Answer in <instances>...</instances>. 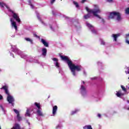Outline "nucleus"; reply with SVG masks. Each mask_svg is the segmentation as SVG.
I'll return each instance as SVG.
<instances>
[{"label": "nucleus", "instance_id": "nucleus-47", "mask_svg": "<svg viewBox=\"0 0 129 129\" xmlns=\"http://www.w3.org/2000/svg\"><path fill=\"white\" fill-rule=\"evenodd\" d=\"M92 79H96V77L92 78Z\"/></svg>", "mask_w": 129, "mask_h": 129}, {"label": "nucleus", "instance_id": "nucleus-36", "mask_svg": "<svg viewBox=\"0 0 129 129\" xmlns=\"http://www.w3.org/2000/svg\"><path fill=\"white\" fill-rule=\"evenodd\" d=\"M125 43L126 44H128V45H129V40H127V38H126V40H125Z\"/></svg>", "mask_w": 129, "mask_h": 129}, {"label": "nucleus", "instance_id": "nucleus-39", "mask_svg": "<svg viewBox=\"0 0 129 129\" xmlns=\"http://www.w3.org/2000/svg\"><path fill=\"white\" fill-rule=\"evenodd\" d=\"M74 24V25H77V26H79V23L78 22H75Z\"/></svg>", "mask_w": 129, "mask_h": 129}, {"label": "nucleus", "instance_id": "nucleus-20", "mask_svg": "<svg viewBox=\"0 0 129 129\" xmlns=\"http://www.w3.org/2000/svg\"><path fill=\"white\" fill-rule=\"evenodd\" d=\"M49 28H50L52 31H54L55 29H57V25L53 24L52 25H49Z\"/></svg>", "mask_w": 129, "mask_h": 129}, {"label": "nucleus", "instance_id": "nucleus-13", "mask_svg": "<svg viewBox=\"0 0 129 129\" xmlns=\"http://www.w3.org/2000/svg\"><path fill=\"white\" fill-rule=\"evenodd\" d=\"M121 35V34L118 33L116 34H112L111 35L112 38H113V42H117V38L120 37Z\"/></svg>", "mask_w": 129, "mask_h": 129}, {"label": "nucleus", "instance_id": "nucleus-27", "mask_svg": "<svg viewBox=\"0 0 129 129\" xmlns=\"http://www.w3.org/2000/svg\"><path fill=\"white\" fill-rule=\"evenodd\" d=\"M0 109L3 110V111H5L6 110L5 109V105L3 104H1L0 105Z\"/></svg>", "mask_w": 129, "mask_h": 129}, {"label": "nucleus", "instance_id": "nucleus-32", "mask_svg": "<svg viewBox=\"0 0 129 129\" xmlns=\"http://www.w3.org/2000/svg\"><path fill=\"white\" fill-rule=\"evenodd\" d=\"M121 88H122V89L123 91H124V92H126V89H125V88L123 86L121 85Z\"/></svg>", "mask_w": 129, "mask_h": 129}, {"label": "nucleus", "instance_id": "nucleus-35", "mask_svg": "<svg viewBox=\"0 0 129 129\" xmlns=\"http://www.w3.org/2000/svg\"><path fill=\"white\" fill-rule=\"evenodd\" d=\"M125 39L129 38V33L125 35Z\"/></svg>", "mask_w": 129, "mask_h": 129}, {"label": "nucleus", "instance_id": "nucleus-42", "mask_svg": "<svg viewBox=\"0 0 129 129\" xmlns=\"http://www.w3.org/2000/svg\"><path fill=\"white\" fill-rule=\"evenodd\" d=\"M97 116H98L99 118H100V117H101V114H97Z\"/></svg>", "mask_w": 129, "mask_h": 129}, {"label": "nucleus", "instance_id": "nucleus-23", "mask_svg": "<svg viewBox=\"0 0 129 129\" xmlns=\"http://www.w3.org/2000/svg\"><path fill=\"white\" fill-rule=\"evenodd\" d=\"M84 129H93L91 125H86L83 127Z\"/></svg>", "mask_w": 129, "mask_h": 129}, {"label": "nucleus", "instance_id": "nucleus-17", "mask_svg": "<svg viewBox=\"0 0 129 129\" xmlns=\"http://www.w3.org/2000/svg\"><path fill=\"white\" fill-rule=\"evenodd\" d=\"M117 93H116V96L117 97H121V96H123L124 95V94L121 92V91H119L118 92H116Z\"/></svg>", "mask_w": 129, "mask_h": 129}, {"label": "nucleus", "instance_id": "nucleus-1", "mask_svg": "<svg viewBox=\"0 0 129 129\" xmlns=\"http://www.w3.org/2000/svg\"><path fill=\"white\" fill-rule=\"evenodd\" d=\"M60 57L62 61H64L67 63L73 76H76L77 75V72H79V71L82 70L81 66L73 63L68 56L60 55Z\"/></svg>", "mask_w": 129, "mask_h": 129}, {"label": "nucleus", "instance_id": "nucleus-26", "mask_svg": "<svg viewBox=\"0 0 129 129\" xmlns=\"http://www.w3.org/2000/svg\"><path fill=\"white\" fill-rule=\"evenodd\" d=\"M30 110L29 109H27L26 113H25V116H31V114H30Z\"/></svg>", "mask_w": 129, "mask_h": 129}, {"label": "nucleus", "instance_id": "nucleus-5", "mask_svg": "<svg viewBox=\"0 0 129 129\" xmlns=\"http://www.w3.org/2000/svg\"><path fill=\"white\" fill-rule=\"evenodd\" d=\"M1 89H4L5 91V92L7 96V101L9 103H11L12 104V105H14V101H15V99L14 98V97L13 96L11 95L10 94V92L9 91V86L7 85L3 86V87L1 88Z\"/></svg>", "mask_w": 129, "mask_h": 129}, {"label": "nucleus", "instance_id": "nucleus-8", "mask_svg": "<svg viewBox=\"0 0 129 129\" xmlns=\"http://www.w3.org/2000/svg\"><path fill=\"white\" fill-rule=\"evenodd\" d=\"M52 61L54 62V65L57 69L59 70V73H61V68L60 67V63H59L58 61L59 59L56 58H52Z\"/></svg>", "mask_w": 129, "mask_h": 129}, {"label": "nucleus", "instance_id": "nucleus-40", "mask_svg": "<svg viewBox=\"0 0 129 129\" xmlns=\"http://www.w3.org/2000/svg\"><path fill=\"white\" fill-rule=\"evenodd\" d=\"M3 98V96L0 94V100H2Z\"/></svg>", "mask_w": 129, "mask_h": 129}, {"label": "nucleus", "instance_id": "nucleus-38", "mask_svg": "<svg viewBox=\"0 0 129 129\" xmlns=\"http://www.w3.org/2000/svg\"><path fill=\"white\" fill-rule=\"evenodd\" d=\"M34 36L35 37H36V38H40V36L37 35V34H34Z\"/></svg>", "mask_w": 129, "mask_h": 129}, {"label": "nucleus", "instance_id": "nucleus-11", "mask_svg": "<svg viewBox=\"0 0 129 129\" xmlns=\"http://www.w3.org/2000/svg\"><path fill=\"white\" fill-rule=\"evenodd\" d=\"M86 26H87V27H88V28H89V29H90V30H91L92 33L93 34L96 33V31L94 29V27L92 25H91V24H90L88 22H87Z\"/></svg>", "mask_w": 129, "mask_h": 129}, {"label": "nucleus", "instance_id": "nucleus-3", "mask_svg": "<svg viewBox=\"0 0 129 129\" xmlns=\"http://www.w3.org/2000/svg\"><path fill=\"white\" fill-rule=\"evenodd\" d=\"M11 49L12 52H14L15 53H17L18 54V55H20V56L21 57V58H23V59H25L27 62H33V57L32 56H27V55L25 54L22 51L19 50L17 48V47L16 45H12L11 46Z\"/></svg>", "mask_w": 129, "mask_h": 129}, {"label": "nucleus", "instance_id": "nucleus-24", "mask_svg": "<svg viewBox=\"0 0 129 129\" xmlns=\"http://www.w3.org/2000/svg\"><path fill=\"white\" fill-rule=\"evenodd\" d=\"M25 40L27 41V42H30L31 44H33V39L30 38H25Z\"/></svg>", "mask_w": 129, "mask_h": 129}, {"label": "nucleus", "instance_id": "nucleus-43", "mask_svg": "<svg viewBox=\"0 0 129 129\" xmlns=\"http://www.w3.org/2000/svg\"><path fill=\"white\" fill-rule=\"evenodd\" d=\"M108 3H112V0H106Z\"/></svg>", "mask_w": 129, "mask_h": 129}, {"label": "nucleus", "instance_id": "nucleus-41", "mask_svg": "<svg viewBox=\"0 0 129 129\" xmlns=\"http://www.w3.org/2000/svg\"><path fill=\"white\" fill-rule=\"evenodd\" d=\"M92 99H95V100L97 101L96 99H95V96H92Z\"/></svg>", "mask_w": 129, "mask_h": 129}, {"label": "nucleus", "instance_id": "nucleus-4", "mask_svg": "<svg viewBox=\"0 0 129 129\" xmlns=\"http://www.w3.org/2000/svg\"><path fill=\"white\" fill-rule=\"evenodd\" d=\"M6 8V9H7L8 12H10V13H11L12 14V16L13 18V19H14V20H16L17 22H18V23H21V19H20V16H19V14H18V13H16V12H15V11H12V10H11V9H10V7H9V6H8L7 5H6V4L4 3H1L0 2V7L1 9H4V8Z\"/></svg>", "mask_w": 129, "mask_h": 129}, {"label": "nucleus", "instance_id": "nucleus-50", "mask_svg": "<svg viewBox=\"0 0 129 129\" xmlns=\"http://www.w3.org/2000/svg\"><path fill=\"white\" fill-rule=\"evenodd\" d=\"M127 102L128 103H129V101H127Z\"/></svg>", "mask_w": 129, "mask_h": 129}, {"label": "nucleus", "instance_id": "nucleus-10", "mask_svg": "<svg viewBox=\"0 0 129 129\" xmlns=\"http://www.w3.org/2000/svg\"><path fill=\"white\" fill-rule=\"evenodd\" d=\"M33 112L35 113H37V115L39 116H45V114L43 113V112L42 111V108L40 109H36V111L35 112V110H33Z\"/></svg>", "mask_w": 129, "mask_h": 129}, {"label": "nucleus", "instance_id": "nucleus-16", "mask_svg": "<svg viewBox=\"0 0 129 129\" xmlns=\"http://www.w3.org/2000/svg\"><path fill=\"white\" fill-rule=\"evenodd\" d=\"M42 55L43 56V57H46V55H47V48H43L42 49Z\"/></svg>", "mask_w": 129, "mask_h": 129}, {"label": "nucleus", "instance_id": "nucleus-52", "mask_svg": "<svg viewBox=\"0 0 129 129\" xmlns=\"http://www.w3.org/2000/svg\"><path fill=\"white\" fill-rule=\"evenodd\" d=\"M84 73L85 74V72H84Z\"/></svg>", "mask_w": 129, "mask_h": 129}, {"label": "nucleus", "instance_id": "nucleus-51", "mask_svg": "<svg viewBox=\"0 0 129 129\" xmlns=\"http://www.w3.org/2000/svg\"><path fill=\"white\" fill-rule=\"evenodd\" d=\"M0 129H2V127H1V126H0Z\"/></svg>", "mask_w": 129, "mask_h": 129}, {"label": "nucleus", "instance_id": "nucleus-22", "mask_svg": "<svg viewBox=\"0 0 129 129\" xmlns=\"http://www.w3.org/2000/svg\"><path fill=\"white\" fill-rule=\"evenodd\" d=\"M34 105H35V106L37 107V109H40V108H42L41 107V105L40 104V103L35 102L34 103Z\"/></svg>", "mask_w": 129, "mask_h": 129}, {"label": "nucleus", "instance_id": "nucleus-37", "mask_svg": "<svg viewBox=\"0 0 129 129\" xmlns=\"http://www.w3.org/2000/svg\"><path fill=\"white\" fill-rule=\"evenodd\" d=\"M56 13V11L55 10H53V11H52V15H53V16H55V13Z\"/></svg>", "mask_w": 129, "mask_h": 129}, {"label": "nucleus", "instance_id": "nucleus-6", "mask_svg": "<svg viewBox=\"0 0 129 129\" xmlns=\"http://www.w3.org/2000/svg\"><path fill=\"white\" fill-rule=\"evenodd\" d=\"M109 19H114L117 22H120L121 20V14L117 12H112L110 13Z\"/></svg>", "mask_w": 129, "mask_h": 129}, {"label": "nucleus", "instance_id": "nucleus-30", "mask_svg": "<svg viewBox=\"0 0 129 129\" xmlns=\"http://www.w3.org/2000/svg\"><path fill=\"white\" fill-rule=\"evenodd\" d=\"M100 43H101V45H105V42H104V40H103V39H100Z\"/></svg>", "mask_w": 129, "mask_h": 129}, {"label": "nucleus", "instance_id": "nucleus-12", "mask_svg": "<svg viewBox=\"0 0 129 129\" xmlns=\"http://www.w3.org/2000/svg\"><path fill=\"white\" fill-rule=\"evenodd\" d=\"M10 22L11 23L12 27L14 28L17 31V30H18V27L17 26V23L15 21V20L13 18H10Z\"/></svg>", "mask_w": 129, "mask_h": 129}, {"label": "nucleus", "instance_id": "nucleus-34", "mask_svg": "<svg viewBox=\"0 0 129 129\" xmlns=\"http://www.w3.org/2000/svg\"><path fill=\"white\" fill-rule=\"evenodd\" d=\"M55 2H56V0H50V4L51 5H53V4H54V3H55Z\"/></svg>", "mask_w": 129, "mask_h": 129}, {"label": "nucleus", "instance_id": "nucleus-49", "mask_svg": "<svg viewBox=\"0 0 129 129\" xmlns=\"http://www.w3.org/2000/svg\"><path fill=\"white\" fill-rule=\"evenodd\" d=\"M127 109V110H129V107Z\"/></svg>", "mask_w": 129, "mask_h": 129}, {"label": "nucleus", "instance_id": "nucleus-53", "mask_svg": "<svg viewBox=\"0 0 129 129\" xmlns=\"http://www.w3.org/2000/svg\"><path fill=\"white\" fill-rule=\"evenodd\" d=\"M0 71H2V70H0Z\"/></svg>", "mask_w": 129, "mask_h": 129}, {"label": "nucleus", "instance_id": "nucleus-48", "mask_svg": "<svg viewBox=\"0 0 129 129\" xmlns=\"http://www.w3.org/2000/svg\"><path fill=\"white\" fill-rule=\"evenodd\" d=\"M48 98H50V96H48Z\"/></svg>", "mask_w": 129, "mask_h": 129}, {"label": "nucleus", "instance_id": "nucleus-31", "mask_svg": "<svg viewBox=\"0 0 129 129\" xmlns=\"http://www.w3.org/2000/svg\"><path fill=\"white\" fill-rule=\"evenodd\" d=\"M125 13L126 15H129V8L125 9Z\"/></svg>", "mask_w": 129, "mask_h": 129}, {"label": "nucleus", "instance_id": "nucleus-9", "mask_svg": "<svg viewBox=\"0 0 129 129\" xmlns=\"http://www.w3.org/2000/svg\"><path fill=\"white\" fill-rule=\"evenodd\" d=\"M13 111H14V112L17 114L16 118L18 121H21V120H23V118L22 116H21V115L20 114V111H19V110L16 109H13Z\"/></svg>", "mask_w": 129, "mask_h": 129}, {"label": "nucleus", "instance_id": "nucleus-33", "mask_svg": "<svg viewBox=\"0 0 129 129\" xmlns=\"http://www.w3.org/2000/svg\"><path fill=\"white\" fill-rule=\"evenodd\" d=\"M61 126H62V125H61V124H58V125H57L56 126V129L61 128Z\"/></svg>", "mask_w": 129, "mask_h": 129}, {"label": "nucleus", "instance_id": "nucleus-14", "mask_svg": "<svg viewBox=\"0 0 129 129\" xmlns=\"http://www.w3.org/2000/svg\"><path fill=\"white\" fill-rule=\"evenodd\" d=\"M36 14L37 19L39 20V21L40 22V23H41V24L43 26H47V24L46 23H45V22H44V21H43V20H42V19H41V18H40V16H39V13L36 11Z\"/></svg>", "mask_w": 129, "mask_h": 129}, {"label": "nucleus", "instance_id": "nucleus-54", "mask_svg": "<svg viewBox=\"0 0 129 129\" xmlns=\"http://www.w3.org/2000/svg\"><path fill=\"white\" fill-rule=\"evenodd\" d=\"M128 89H129V88H128Z\"/></svg>", "mask_w": 129, "mask_h": 129}, {"label": "nucleus", "instance_id": "nucleus-7", "mask_svg": "<svg viewBox=\"0 0 129 129\" xmlns=\"http://www.w3.org/2000/svg\"><path fill=\"white\" fill-rule=\"evenodd\" d=\"M80 92L84 97L87 94V91H86V87H85V82L83 81L81 85Z\"/></svg>", "mask_w": 129, "mask_h": 129}, {"label": "nucleus", "instance_id": "nucleus-18", "mask_svg": "<svg viewBox=\"0 0 129 129\" xmlns=\"http://www.w3.org/2000/svg\"><path fill=\"white\" fill-rule=\"evenodd\" d=\"M41 42L45 46V47H49V44H48L45 39L42 38L41 39Z\"/></svg>", "mask_w": 129, "mask_h": 129}, {"label": "nucleus", "instance_id": "nucleus-2", "mask_svg": "<svg viewBox=\"0 0 129 129\" xmlns=\"http://www.w3.org/2000/svg\"><path fill=\"white\" fill-rule=\"evenodd\" d=\"M94 9H90L87 7H86V10L87 12H88V14L84 16V19H85L86 20H87V19H89V18L92 16V15L91 14H93V15L94 16L95 13L100 14V13H101V10H100V9H99L98 6L94 5Z\"/></svg>", "mask_w": 129, "mask_h": 129}, {"label": "nucleus", "instance_id": "nucleus-29", "mask_svg": "<svg viewBox=\"0 0 129 129\" xmlns=\"http://www.w3.org/2000/svg\"><path fill=\"white\" fill-rule=\"evenodd\" d=\"M73 4L75 6H76V8H79V5H78V3L75 1H73Z\"/></svg>", "mask_w": 129, "mask_h": 129}, {"label": "nucleus", "instance_id": "nucleus-25", "mask_svg": "<svg viewBox=\"0 0 129 129\" xmlns=\"http://www.w3.org/2000/svg\"><path fill=\"white\" fill-rule=\"evenodd\" d=\"M78 111H79V109H76L74 111H72L71 113V114L72 115H73L74 114H75L76 113H77V112H78Z\"/></svg>", "mask_w": 129, "mask_h": 129}, {"label": "nucleus", "instance_id": "nucleus-28", "mask_svg": "<svg viewBox=\"0 0 129 129\" xmlns=\"http://www.w3.org/2000/svg\"><path fill=\"white\" fill-rule=\"evenodd\" d=\"M28 4L30 6L31 9H34V6L32 5V3H31V0H28Z\"/></svg>", "mask_w": 129, "mask_h": 129}, {"label": "nucleus", "instance_id": "nucleus-45", "mask_svg": "<svg viewBox=\"0 0 129 129\" xmlns=\"http://www.w3.org/2000/svg\"><path fill=\"white\" fill-rule=\"evenodd\" d=\"M86 2V0H82V3L83 4V3H85Z\"/></svg>", "mask_w": 129, "mask_h": 129}, {"label": "nucleus", "instance_id": "nucleus-15", "mask_svg": "<svg viewBox=\"0 0 129 129\" xmlns=\"http://www.w3.org/2000/svg\"><path fill=\"white\" fill-rule=\"evenodd\" d=\"M97 14H99V13L95 14V13H94V16L96 17L98 19H100V20H101V23H102V24H104V19H103V18H102L101 17H100V16H99Z\"/></svg>", "mask_w": 129, "mask_h": 129}, {"label": "nucleus", "instance_id": "nucleus-44", "mask_svg": "<svg viewBox=\"0 0 129 129\" xmlns=\"http://www.w3.org/2000/svg\"><path fill=\"white\" fill-rule=\"evenodd\" d=\"M97 64H98V65H101L102 63L101 62H100V61H98L97 62Z\"/></svg>", "mask_w": 129, "mask_h": 129}, {"label": "nucleus", "instance_id": "nucleus-46", "mask_svg": "<svg viewBox=\"0 0 129 129\" xmlns=\"http://www.w3.org/2000/svg\"><path fill=\"white\" fill-rule=\"evenodd\" d=\"M10 54H11V56H12V57H13V58H14V54H12V53H10Z\"/></svg>", "mask_w": 129, "mask_h": 129}, {"label": "nucleus", "instance_id": "nucleus-19", "mask_svg": "<svg viewBox=\"0 0 129 129\" xmlns=\"http://www.w3.org/2000/svg\"><path fill=\"white\" fill-rule=\"evenodd\" d=\"M57 109H58V107H57V106H54L53 107V109H52L53 115H55V114H56V112H57Z\"/></svg>", "mask_w": 129, "mask_h": 129}, {"label": "nucleus", "instance_id": "nucleus-21", "mask_svg": "<svg viewBox=\"0 0 129 129\" xmlns=\"http://www.w3.org/2000/svg\"><path fill=\"white\" fill-rule=\"evenodd\" d=\"M21 127L20 126V124L16 123L14 125L12 129H20Z\"/></svg>", "mask_w": 129, "mask_h": 129}]
</instances>
